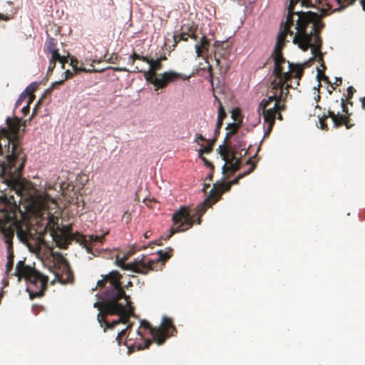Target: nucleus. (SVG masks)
I'll list each match as a JSON object with an SVG mask.
<instances>
[{"mask_svg":"<svg viewBox=\"0 0 365 365\" xmlns=\"http://www.w3.org/2000/svg\"><path fill=\"white\" fill-rule=\"evenodd\" d=\"M284 47H275L271 58L274 61V78L267 91V98L263 99L259 106V113L263 115L267 128L264 137L271 133L276 118L283 119L282 111L286 109V98L289 88H295L304 73L302 65L294 64L283 56Z\"/></svg>","mask_w":365,"mask_h":365,"instance_id":"f257e3e1","label":"nucleus"},{"mask_svg":"<svg viewBox=\"0 0 365 365\" xmlns=\"http://www.w3.org/2000/svg\"><path fill=\"white\" fill-rule=\"evenodd\" d=\"M97 282L95 289L100 292L98 301L93 306L99 310L98 321L101 327L112 329L119 323L125 324L134 313V307L129 295L125 294L120 284L122 274L117 270L103 274Z\"/></svg>","mask_w":365,"mask_h":365,"instance_id":"f03ea898","label":"nucleus"},{"mask_svg":"<svg viewBox=\"0 0 365 365\" xmlns=\"http://www.w3.org/2000/svg\"><path fill=\"white\" fill-rule=\"evenodd\" d=\"M322 0H289L286 23L277 37L275 46H284L290 41L298 46H321L319 31L323 27L317 14L312 11H294V5L314 7Z\"/></svg>","mask_w":365,"mask_h":365,"instance_id":"7ed1b4c3","label":"nucleus"},{"mask_svg":"<svg viewBox=\"0 0 365 365\" xmlns=\"http://www.w3.org/2000/svg\"><path fill=\"white\" fill-rule=\"evenodd\" d=\"M8 128L0 129V142L2 153H0V174L7 176L8 185L16 186V192H22L21 172L24 168L26 156L19 140V132L21 120L17 117L7 118Z\"/></svg>","mask_w":365,"mask_h":365,"instance_id":"20e7f679","label":"nucleus"},{"mask_svg":"<svg viewBox=\"0 0 365 365\" xmlns=\"http://www.w3.org/2000/svg\"><path fill=\"white\" fill-rule=\"evenodd\" d=\"M16 202L13 195L4 197L0 201V232L6 245L7 262L5 274L8 277L15 276L14 272L11 273L14 258L13 239L15 231L19 240L24 243L31 236L26 214L21 211Z\"/></svg>","mask_w":365,"mask_h":365,"instance_id":"39448f33","label":"nucleus"},{"mask_svg":"<svg viewBox=\"0 0 365 365\" xmlns=\"http://www.w3.org/2000/svg\"><path fill=\"white\" fill-rule=\"evenodd\" d=\"M14 274L18 277L19 282L22 279L26 280L27 282L26 291L31 299L40 297L44 294L47 288L48 277L43 275L35 268L26 264L24 260L17 262Z\"/></svg>","mask_w":365,"mask_h":365,"instance_id":"423d86ee","label":"nucleus"},{"mask_svg":"<svg viewBox=\"0 0 365 365\" xmlns=\"http://www.w3.org/2000/svg\"><path fill=\"white\" fill-rule=\"evenodd\" d=\"M22 185L24 188H22V192H21L20 194L16 192V186L13 185H9L12 187L15 193L17 195V197H19V202H21L23 200L31 199L34 205L36 206L39 212L42 215L46 213L48 218L47 227L53 229L58 224V216H55L52 213V210L57 208V202L56 200L45 192L38 195L35 199H33L30 194L29 196H26L28 194V189L26 187V185L23 182Z\"/></svg>","mask_w":365,"mask_h":365,"instance_id":"0eeeda50","label":"nucleus"},{"mask_svg":"<svg viewBox=\"0 0 365 365\" xmlns=\"http://www.w3.org/2000/svg\"><path fill=\"white\" fill-rule=\"evenodd\" d=\"M240 127L241 123H229L226 127L227 132L226 133L224 144L220 145L218 147L217 150L219 154L222 157V159L225 162L222 167L224 173L229 171L232 174L240 169V159L236 158L235 152L229 148L227 144L229 139L237 133Z\"/></svg>","mask_w":365,"mask_h":365,"instance_id":"6e6552de","label":"nucleus"},{"mask_svg":"<svg viewBox=\"0 0 365 365\" xmlns=\"http://www.w3.org/2000/svg\"><path fill=\"white\" fill-rule=\"evenodd\" d=\"M130 255V254L128 252L124 253L123 256L118 255L115 259L116 264L123 269L131 270L142 274H146L150 271L155 269L153 267L154 262L147 261L145 257H143L140 259H135L132 262L126 263L125 261L128 260Z\"/></svg>","mask_w":365,"mask_h":365,"instance_id":"1a4fd4ad","label":"nucleus"},{"mask_svg":"<svg viewBox=\"0 0 365 365\" xmlns=\"http://www.w3.org/2000/svg\"><path fill=\"white\" fill-rule=\"evenodd\" d=\"M193 215L190 214L188 208L182 207L173 215V225L170 228V234L164 238L165 240L170 239L172 235L178 232H184L191 228L194 224Z\"/></svg>","mask_w":365,"mask_h":365,"instance_id":"9d476101","label":"nucleus"},{"mask_svg":"<svg viewBox=\"0 0 365 365\" xmlns=\"http://www.w3.org/2000/svg\"><path fill=\"white\" fill-rule=\"evenodd\" d=\"M144 77L147 81L152 83L155 87V91H158L160 88H164L170 83H174L180 78L185 80L189 78L187 76L183 77L182 74L172 71L164 72L163 73L157 76L155 72L149 68L148 71H144Z\"/></svg>","mask_w":365,"mask_h":365,"instance_id":"9b49d317","label":"nucleus"},{"mask_svg":"<svg viewBox=\"0 0 365 365\" xmlns=\"http://www.w3.org/2000/svg\"><path fill=\"white\" fill-rule=\"evenodd\" d=\"M347 104L349 103L344 98H341L340 102L337 100L335 101V105L339 106V108H336L333 105L331 108L329 109V116L331 118L334 128H339L343 125L347 129L352 127V124L350 123L351 113H349Z\"/></svg>","mask_w":365,"mask_h":365,"instance_id":"f8f14e48","label":"nucleus"},{"mask_svg":"<svg viewBox=\"0 0 365 365\" xmlns=\"http://www.w3.org/2000/svg\"><path fill=\"white\" fill-rule=\"evenodd\" d=\"M247 163L250 165V167L249 168V169L242 173L238 174L237 178H235L232 181L228 182H221L215 183L213 185V187L209 192V195L207 196V200L212 199L213 200L212 202H216L217 201H218L220 199V197L224 192L230 190V189L232 185L237 184L240 179H242L245 176L251 173L255 168V165L254 163H252V162L250 159H249L247 161Z\"/></svg>","mask_w":365,"mask_h":365,"instance_id":"ddd939ff","label":"nucleus"},{"mask_svg":"<svg viewBox=\"0 0 365 365\" xmlns=\"http://www.w3.org/2000/svg\"><path fill=\"white\" fill-rule=\"evenodd\" d=\"M144 329L145 330H148L152 335V330L157 329V328H153L151 327L150 323L145 320H142L140 322V327L139 329ZM136 334L138 337L136 338L135 341L133 342H131L133 341V339L130 337V332H129L128 335V339L125 341V345L128 346L129 352L134 351L136 350H142L147 349L150 346V345L153 343V341L151 339H145L144 337V334L138 329L136 332Z\"/></svg>","mask_w":365,"mask_h":365,"instance_id":"4468645a","label":"nucleus"},{"mask_svg":"<svg viewBox=\"0 0 365 365\" xmlns=\"http://www.w3.org/2000/svg\"><path fill=\"white\" fill-rule=\"evenodd\" d=\"M108 233V232H106L105 234L100 236L80 235L77 240L86 250L88 253L92 254L93 256H97L103 250L102 246L105 241V237Z\"/></svg>","mask_w":365,"mask_h":365,"instance_id":"2eb2a0df","label":"nucleus"},{"mask_svg":"<svg viewBox=\"0 0 365 365\" xmlns=\"http://www.w3.org/2000/svg\"><path fill=\"white\" fill-rule=\"evenodd\" d=\"M176 328L174 326L171 319L164 317L162 324L157 329L152 330V336L154 341L158 344H163L165 340L176 332Z\"/></svg>","mask_w":365,"mask_h":365,"instance_id":"dca6fc26","label":"nucleus"},{"mask_svg":"<svg viewBox=\"0 0 365 365\" xmlns=\"http://www.w3.org/2000/svg\"><path fill=\"white\" fill-rule=\"evenodd\" d=\"M53 272L55 275V279L51 283H53L54 281H58L61 284H66L72 282L73 279V272L68 262L65 259H62L57 265L54 266Z\"/></svg>","mask_w":365,"mask_h":365,"instance_id":"f3484780","label":"nucleus"},{"mask_svg":"<svg viewBox=\"0 0 365 365\" xmlns=\"http://www.w3.org/2000/svg\"><path fill=\"white\" fill-rule=\"evenodd\" d=\"M195 26L192 23L184 24L181 27V31L178 34L173 36L175 46L181 41H187L189 38L192 40L195 38Z\"/></svg>","mask_w":365,"mask_h":365,"instance_id":"a211bd4d","label":"nucleus"},{"mask_svg":"<svg viewBox=\"0 0 365 365\" xmlns=\"http://www.w3.org/2000/svg\"><path fill=\"white\" fill-rule=\"evenodd\" d=\"M48 52L51 53L48 68V73H51L53 71L57 61L61 63L62 64V68H64L65 63H68V56L60 55L58 49H51V47H48Z\"/></svg>","mask_w":365,"mask_h":365,"instance_id":"6ab92c4d","label":"nucleus"},{"mask_svg":"<svg viewBox=\"0 0 365 365\" xmlns=\"http://www.w3.org/2000/svg\"><path fill=\"white\" fill-rule=\"evenodd\" d=\"M303 51H306L309 48V47H299ZM322 47H310L312 48V53L314 55V58L316 61L320 63V66L322 67V69L317 70V78L319 81H322L323 78L322 73H324V71L326 69V66L323 60V53L321 51Z\"/></svg>","mask_w":365,"mask_h":365,"instance_id":"aec40b11","label":"nucleus"},{"mask_svg":"<svg viewBox=\"0 0 365 365\" xmlns=\"http://www.w3.org/2000/svg\"><path fill=\"white\" fill-rule=\"evenodd\" d=\"M142 60L143 62H145L148 64V68L153 71L156 73L157 71L160 70L162 67V64L160 59L157 60H153L149 59L147 57L145 56H140L139 54H137L136 53H133L130 56V60L132 61L133 63H134L135 60Z\"/></svg>","mask_w":365,"mask_h":365,"instance_id":"412c9836","label":"nucleus"},{"mask_svg":"<svg viewBox=\"0 0 365 365\" xmlns=\"http://www.w3.org/2000/svg\"><path fill=\"white\" fill-rule=\"evenodd\" d=\"M173 249L170 247L166 248L165 250H159L158 252V258L156 260H153L154 262L153 264V267L154 268V265L158 264L160 262H165L168 259H170L173 255ZM147 261H152L151 259H147Z\"/></svg>","mask_w":365,"mask_h":365,"instance_id":"4be33fe9","label":"nucleus"},{"mask_svg":"<svg viewBox=\"0 0 365 365\" xmlns=\"http://www.w3.org/2000/svg\"><path fill=\"white\" fill-rule=\"evenodd\" d=\"M71 66H72L74 73H78L81 71L86 72V73H93L96 72V71L93 68H86L83 66V63H81L79 65V62L76 58H74L73 57H71Z\"/></svg>","mask_w":365,"mask_h":365,"instance_id":"5701e85b","label":"nucleus"},{"mask_svg":"<svg viewBox=\"0 0 365 365\" xmlns=\"http://www.w3.org/2000/svg\"><path fill=\"white\" fill-rule=\"evenodd\" d=\"M212 199L207 200V197L205 199V202L197 207L196 214L198 215L197 219V223L200 225L201 223V217L205 212L207 208L210 207L215 202H212Z\"/></svg>","mask_w":365,"mask_h":365,"instance_id":"b1692460","label":"nucleus"},{"mask_svg":"<svg viewBox=\"0 0 365 365\" xmlns=\"http://www.w3.org/2000/svg\"><path fill=\"white\" fill-rule=\"evenodd\" d=\"M38 83L33 82L23 91L28 96V104H31L34 101L35 98L34 92L38 89Z\"/></svg>","mask_w":365,"mask_h":365,"instance_id":"393cba45","label":"nucleus"},{"mask_svg":"<svg viewBox=\"0 0 365 365\" xmlns=\"http://www.w3.org/2000/svg\"><path fill=\"white\" fill-rule=\"evenodd\" d=\"M53 239L56 242V245L60 247L63 249L67 248L68 245V238L67 237L65 233L58 235H56L53 236Z\"/></svg>","mask_w":365,"mask_h":365,"instance_id":"a878e982","label":"nucleus"},{"mask_svg":"<svg viewBox=\"0 0 365 365\" xmlns=\"http://www.w3.org/2000/svg\"><path fill=\"white\" fill-rule=\"evenodd\" d=\"M206 142L208 143L207 145L204 146L203 145H201V148L199 150V155H201L203 153H210L212 151L213 146L215 143V139L212 140H207Z\"/></svg>","mask_w":365,"mask_h":365,"instance_id":"bb28decb","label":"nucleus"},{"mask_svg":"<svg viewBox=\"0 0 365 365\" xmlns=\"http://www.w3.org/2000/svg\"><path fill=\"white\" fill-rule=\"evenodd\" d=\"M215 100L218 102L219 106H218V115H217V119L219 120H224L227 117V114L224 110V108L222 106V104L221 101L218 99V98L214 95Z\"/></svg>","mask_w":365,"mask_h":365,"instance_id":"cd10ccee","label":"nucleus"},{"mask_svg":"<svg viewBox=\"0 0 365 365\" xmlns=\"http://www.w3.org/2000/svg\"><path fill=\"white\" fill-rule=\"evenodd\" d=\"M232 118L235 120V123H242V118L239 109H234L232 111Z\"/></svg>","mask_w":365,"mask_h":365,"instance_id":"c85d7f7f","label":"nucleus"},{"mask_svg":"<svg viewBox=\"0 0 365 365\" xmlns=\"http://www.w3.org/2000/svg\"><path fill=\"white\" fill-rule=\"evenodd\" d=\"M355 1L356 0H338L339 3L341 4L342 7L348 6ZM361 4L363 7V9L365 10V0H361Z\"/></svg>","mask_w":365,"mask_h":365,"instance_id":"c756f323","label":"nucleus"},{"mask_svg":"<svg viewBox=\"0 0 365 365\" xmlns=\"http://www.w3.org/2000/svg\"><path fill=\"white\" fill-rule=\"evenodd\" d=\"M329 113L327 115L324 114L321 118H319V124L320 128L322 130H328V125L327 123V119L329 118Z\"/></svg>","mask_w":365,"mask_h":365,"instance_id":"7c9ffc66","label":"nucleus"},{"mask_svg":"<svg viewBox=\"0 0 365 365\" xmlns=\"http://www.w3.org/2000/svg\"><path fill=\"white\" fill-rule=\"evenodd\" d=\"M26 100L28 101V96L26 93L22 92L15 103V108L19 107Z\"/></svg>","mask_w":365,"mask_h":365,"instance_id":"2f4dec72","label":"nucleus"},{"mask_svg":"<svg viewBox=\"0 0 365 365\" xmlns=\"http://www.w3.org/2000/svg\"><path fill=\"white\" fill-rule=\"evenodd\" d=\"M356 92V90L354 87L349 86L347 88V96L346 97L345 101H346L347 103L352 105V102L351 101V99L353 97L354 93Z\"/></svg>","mask_w":365,"mask_h":365,"instance_id":"473e14b6","label":"nucleus"},{"mask_svg":"<svg viewBox=\"0 0 365 365\" xmlns=\"http://www.w3.org/2000/svg\"><path fill=\"white\" fill-rule=\"evenodd\" d=\"M130 328V325L128 326L125 329L121 330L116 336V340L118 341V345L121 344V339L126 334V331L128 329Z\"/></svg>","mask_w":365,"mask_h":365,"instance_id":"72a5a7b5","label":"nucleus"},{"mask_svg":"<svg viewBox=\"0 0 365 365\" xmlns=\"http://www.w3.org/2000/svg\"><path fill=\"white\" fill-rule=\"evenodd\" d=\"M200 40H201V43H200V46H206L207 44L210 43V42L208 41V39L205 36H201ZM195 46H199V44L196 43Z\"/></svg>","mask_w":365,"mask_h":365,"instance_id":"f704fd0d","label":"nucleus"},{"mask_svg":"<svg viewBox=\"0 0 365 365\" xmlns=\"http://www.w3.org/2000/svg\"><path fill=\"white\" fill-rule=\"evenodd\" d=\"M342 83V79L341 78H336V80H335V82L334 83L333 85H331V88L334 90L335 89V86H339Z\"/></svg>","mask_w":365,"mask_h":365,"instance_id":"c9c22d12","label":"nucleus"},{"mask_svg":"<svg viewBox=\"0 0 365 365\" xmlns=\"http://www.w3.org/2000/svg\"><path fill=\"white\" fill-rule=\"evenodd\" d=\"M195 141L200 144V141H207V139L202 135L197 134Z\"/></svg>","mask_w":365,"mask_h":365,"instance_id":"e433bc0d","label":"nucleus"},{"mask_svg":"<svg viewBox=\"0 0 365 365\" xmlns=\"http://www.w3.org/2000/svg\"><path fill=\"white\" fill-rule=\"evenodd\" d=\"M64 73H65V79L64 80L70 79V78H73V76L74 75V73L69 70H66L64 72Z\"/></svg>","mask_w":365,"mask_h":365,"instance_id":"4c0bfd02","label":"nucleus"},{"mask_svg":"<svg viewBox=\"0 0 365 365\" xmlns=\"http://www.w3.org/2000/svg\"><path fill=\"white\" fill-rule=\"evenodd\" d=\"M196 48V53H197V56H202L204 50H207V47H195Z\"/></svg>","mask_w":365,"mask_h":365,"instance_id":"58836bf2","label":"nucleus"},{"mask_svg":"<svg viewBox=\"0 0 365 365\" xmlns=\"http://www.w3.org/2000/svg\"><path fill=\"white\" fill-rule=\"evenodd\" d=\"M29 110H30V104H26V106L23 107V108L21 109V112L23 113V114L24 115H26L29 113Z\"/></svg>","mask_w":365,"mask_h":365,"instance_id":"ea45409f","label":"nucleus"},{"mask_svg":"<svg viewBox=\"0 0 365 365\" xmlns=\"http://www.w3.org/2000/svg\"><path fill=\"white\" fill-rule=\"evenodd\" d=\"M122 279V278L120 279V280ZM120 284H122V282L120 281ZM133 286V283L132 282L129 281L125 285L123 286L121 285L122 288L123 289V290L125 291V289H128L129 287H132Z\"/></svg>","mask_w":365,"mask_h":365,"instance_id":"a19ab883","label":"nucleus"},{"mask_svg":"<svg viewBox=\"0 0 365 365\" xmlns=\"http://www.w3.org/2000/svg\"><path fill=\"white\" fill-rule=\"evenodd\" d=\"M216 49L215 50V53H220V51H225V52H226V50L228 47H226L225 48L224 47H222V46H220V47H215Z\"/></svg>","mask_w":365,"mask_h":365,"instance_id":"79ce46f5","label":"nucleus"},{"mask_svg":"<svg viewBox=\"0 0 365 365\" xmlns=\"http://www.w3.org/2000/svg\"><path fill=\"white\" fill-rule=\"evenodd\" d=\"M200 158L202 159V160L207 165H211V163L205 158L202 156V155H200Z\"/></svg>","mask_w":365,"mask_h":365,"instance_id":"37998d69","label":"nucleus"},{"mask_svg":"<svg viewBox=\"0 0 365 365\" xmlns=\"http://www.w3.org/2000/svg\"><path fill=\"white\" fill-rule=\"evenodd\" d=\"M200 158L202 159V160L207 165H211V163L205 158L202 156V155H200Z\"/></svg>","mask_w":365,"mask_h":365,"instance_id":"c03bdc74","label":"nucleus"},{"mask_svg":"<svg viewBox=\"0 0 365 365\" xmlns=\"http://www.w3.org/2000/svg\"><path fill=\"white\" fill-rule=\"evenodd\" d=\"M222 124H223V120L217 119V124H216V128H221Z\"/></svg>","mask_w":365,"mask_h":365,"instance_id":"a18cd8bd","label":"nucleus"},{"mask_svg":"<svg viewBox=\"0 0 365 365\" xmlns=\"http://www.w3.org/2000/svg\"><path fill=\"white\" fill-rule=\"evenodd\" d=\"M220 128H215V138L214 139H215V140L217 139V138L220 135Z\"/></svg>","mask_w":365,"mask_h":365,"instance_id":"49530a36","label":"nucleus"},{"mask_svg":"<svg viewBox=\"0 0 365 365\" xmlns=\"http://www.w3.org/2000/svg\"><path fill=\"white\" fill-rule=\"evenodd\" d=\"M237 1H238L239 4H240L242 6H243L244 8H245V7H246V4H247L246 0H237Z\"/></svg>","mask_w":365,"mask_h":365,"instance_id":"de8ad7c7","label":"nucleus"},{"mask_svg":"<svg viewBox=\"0 0 365 365\" xmlns=\"http://www.w3.org/2000/svg\"><path fill=\"white\" fill-rule=\"evenodd\" d=\"M210 187V184H205L204 186H203V188H202V191L205 192V193H207V189Z\"/></svg>","mask_w":365,"mask_h":365,"instance_id":"09e8293b","label":"nucleus"},{"mask_svg":"<svg viewBox=\"0 0 365 365\" xmlns=\"http://www.w3.org/2000/svg\"><path fill=\"white\" fill-rule=\"evenodd\" d=\"M322 76H323L322 81H324V82H326V83H329L330 82H329V78H328L327 76H325V74H324V73H322Z\"/></svg>","mask_w":365,"mask_h":365,"instance_id":"8fccbe9b","label":"nucleus"},{"mask_svg":"<svg viewBox=\"0 0 365 365\" xmlns=\"http://www.w3.org/2000/svg\"><path fill=\"white\" fill-rule=\"evenodd\" d=\"M322 76H323L322 81H324V82H326V83H329L330 82H329V78H328L327 76H325V74H324V73H322Z\"/></svg>","mask_w":365,"mask_h":365,"instance_id":"3c124183","label":"nucleus"},{"mask_svg":"<svg viewBox=\"0 0 365 365\" xmlns=\"http://www.w3.org/2000/svg\"><path fill=\"white\" fill-rule=\"evenodd\" d=\"M150 235H151V232L150 231H147L144 234L145 238H149L150 237Z\"/></svg>","mask_w":365,"mask_h":365,"instance_id":"603ef678","label":"nucleus"},{"mask_svg":"<svg viewBox=\"0 0 365 365\" xmlns=\"http://www.w3.org/2000/svg\"><path fill=\"white\" fill-rule=\"evenodd\" d=\"M134 71L143 72V70L141 68H140L138 66H136Z\"/></svg>","mask_w":365,"mask_h":365,"instance_id":"864d4df0","label":"nucleus"},{"mask_svg":"<svg viewBox=\"0 0 365 365\" xmlns=\"http://www.w3.org/2000/svg\"><path fill=\"white\" fill-rule=\"evenodd\" d=\"M361 103H362V107L365 109V97L361 98Z\"/></svg>","mask_w":365,"mask_h":365,"instance_id":"5fc2aeb1","label":"nucleus"},{"mask_svg":"<svg viewBox=\"0 0 365 365\" xmlns=\"http://www.w3.org/2000/svg\"><path fill=\"white\" fill-rule=\"evenodd\" d=\"M64 80H62V81H58L56 82V83L58 84H62L63 83Z\"/></svg>","mask_w":365,"mask_h":365,"instance_id":"6e6d98bb","label":"nucleus"},{"mask_svg":"<svg viewBox=\"0 0 365 365\" xmlns=\"http://www.w3.org/2000/svg\"><path fill=\"white\" fill-rule=\"evenodd\" d=\"M35 113H36V108H34V110L33 111L32 117L34 115Z\"/></svg>","mask_w":365,"mask_h":365,"instance_id":"4d7b16f0","label":"nucleus"},{"mask_svg":"<svg viewBox=\"0 0 365 365\" xmlns=\"http://www.w3.org/2000/svg\"><path fill=\"white\" fill-rule=\"evenodd\" d=\"M3 282H4V284H8V281H6V280H5V279H3Z\"/></svg>","mask_w":365,"mask_h":365,"instance_id":"13d9d810","label":"nucleus"},{"mask_svg":"<svg viewBox=\"0 0 365 365\" xmlns=\"http://www.w3.org/2000/svg\"><path fill=\"white\" fill-rule=\"evenodd\" d=\"M3 282H4V284H8V281H6V280H5V279H3Z\"/></svg>","mask_w":365,"mask_h":365,"instance_id":"bf43d9fd","label":"nucleus"},{"mask_svg":"<svg viewBox=\"0 0 365 365\" xmlns=\"http://www.w3.org/2000/svg\"><path fill=\"white\" fill-rule=\"evenodd\" d=\"M242 146H244V145H242V143H240V144L239 147H240V148H242Z\"/></svg>","mask_w":365,"mask_h":365,"instance_id":"052dcab7","label":"nucleus"},{"mask_svg":"<svg viewBox=\"0 0 365 365\" xmlns=\"http://www.w3.org/2000/svg\"><path fill=\"white\" fill-rule=\"evenodd\" d=\"M217 42H220V43H224L225 41H217Z\"/></svg>","mask_w":365,"mask_h":365,"instance_id":"680f3d73","label":"nucleus"},{"mask_svg":"<svg viewBox=\"0 0 365 365\" xmlns=\"http://www.w3.org/2000/svg\"><path fill=\"white\" fill-rule=\"evenodd\" d=\"M319 98H320V96H317V101H319Z\"/></svg>","mask_w":365,"mask_h":365,"instance_id":"e2e57ef3","label":"nucleus"}]
</instances>
